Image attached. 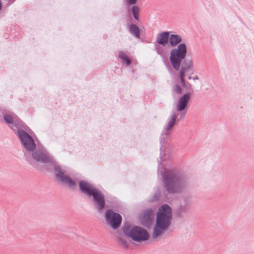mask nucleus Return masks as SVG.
I'll return each instance as SVG.
<instances>
[{"label":"nucleus","mask_w":254,"mask_h":254,"mask_svg":"<svg viewBox=\"0 0 254 254\" xmlns=\"http://www.w3.org/2000/svg\"><path fill=\"white\" fill-rule=\"evenodd\" d=\"M172 220V211L167 205L161 206L157 213L156 224L153 229L152 237L156 238L169 227Z\"/></svg>","instance_id":"1"},{"label":"nucleus","mask_w":254,"mask_h":254,"mask_svg":"<svg viewBox=\"0 0 254 254\" xmlns=\"http://www.w3.org/2000/svg\"><path fill=\"white\" fill-rule=\"evenodd\" d=\"M125 234L137 242H142L149 239L148 232L142 228L131 225H126L124 228Z\"/></svg>","instance_id":"2"},{"label":"nucleus","mask_w":254,"mask_h":254,"mask_svg":"<svg viewBox=\"0 0 254 254\" xmlns=\"http://www.w3.org/2000/svg\"><path fill=\"white\" fill-rule=\"evenodd\" d=\"M187 54V47L185 44H180L177 48L170 52V62L173 67L179 70L182 62L185 58Z\"/></svg>","instance_id":"3"},{"label":"nucleus","mask_w":254,"mask_h":254,"mask_svg":"<svg viewBox=\"0 0 254 254\" xmlns=\"http://www.w3.org/2000/svg\"><path fill=\"white\" fill-rule=\"evenodd\" d=\"M55 170L56 171V176L58 180L71 189L75 188L76 185V182L65 174L64 171L60 167L56 166Z\"/></svg>","instance_id":"4"},{"label":"nucleus","mask_w":254,"mask_h":254,"mask_svg":"<svg viewBox=\"0 0 254 254\" xmlns=\"http://www.w3.org/2000/svg\"><path fill=\"white\" fill-rule=\"evenodd\" d=\"M105 218L107 223L113 229L118 228L122 222L121 216L111 210H108L106 212Z\"/></svg>","instance_id":"5"},{"label":"nucleus","mask_w":254,"mask_h":254,"mask_svg":"<svg viewBox=\"0 0 254 254\" xmlns=\"http://www.w3.org/2000/svg\"><path fill=\"white\" fill-rule=\"evenodd\" d=\"M18 136L25 148L28 151L33 150L35 147V144L32 138L23 130L18 131Z\"/></svg>","instance_id":"6"},{"label":"nucleus","mask_w":254,"mask_h":254,"mask_svg":"<svg viewBox=\"0 0 254 254\" xmlns=\"http://www.w3.org/2000/svg\"><path fill=\"white\" fill-rule=\"evenodd\" d=\"M18 136L25 148L28 151L33 150L35 147V144L32 138L23 130L18 131Z\"/></svg>","instance_id":"7"},{"label":"nucleus","mask_w":254,"mask_h":254,"mask_svg":"<svg viewBox=\"0 0 254 254\" xmlns=\"http://www.w3.org/2000/svg\"><path fill=\"white\" fill-rule=\"evenodd\" d=\"M166 187L168 191L170 192L179 191L182 186H184V183L175 178H171L168 181H166Z\"/></svg>","instance_id":"8"},{"label":"nucleus","mask_w":254,"mask_h":254,"mask_svg":"<svg viewBox=\"0 0 254 254\" xmlns=\"http://www.w3.org/2000/svg\"><path fill=\"white\" fill-rule=\"evenodd\" d=\"M93 199L97 205V208L99 211L102 210L105 207V200L103 194L96 189L92 194Z\"/></svg>","instance_id":"9"},{"label":"nucleus","mask_w":254,"mask_h":254,"mask_svg":"<svg viewBox=\"0 0 254 254\" xmlns=\"http://www.w3.org/2000/svg\"><path fill=\"white\" fill-rule=\"evenodd\" d=\"M154 214L151 210L144 211L139 216L141 223L145 227H149L153 219Z\"/></svg>","instance_id":"10"},{"label":"nucleus","mask_w":254,"mask_h":254,"mask_svg":"<svg viewBox=\"0 0 254 254\" xmlns=\"http://www.w3.org/2000/svg\"><path fill=\"white\" fill-rule=\"evenodd\" d=\"M190 99L191 95L190 93L184 94L178 101V103L176 106L177 110L181 112L185 110L187 107Z\"/></svg>","instance_id":"11"},{"label":"nucleus","mask_w":254,"mask_h":254,"mask_svg":"<svg viewBox=\"0 0 254 254\" xmlns=\"http://www.w3.org/2000/svg\"><path fill=\"white\" fill-rule=\"evenodd\" d=\"M79 185L80 190L89 196H91V194L96 190L91 184L85 181H80Z\"/></svg>","instance_id":"12"},{"label":"nucleus","mask_w":254,"mask_h":254,"mask_svg":"<svg viewBox=\"0 0 254 254\" xmlns=\"http://www.w3.org/2000/svg\"><path fill=\"white\" fill-rule=\"evenodd\" d=\"M189 66H182L179 72V76L180 79L181 85L183 86V87L190 89L191 87V85L189 83H188L187 85L185 80V77L186 76V74L187 72L189 71Z\"/></svg>","instance_id":"13"},{"label":"nucleus","mask_w":254,"mask_h":254,"mask_svg":"<svg viewBox=\"0 0 254 254\" xmlns=\"http://www.w3.org/2000/svg\"><path fill=\"white\" fill-rule=\"evenodd\" d=\"M32 157L34 160L42 162H49L51 161L48 156L39 151L33 152Z\"/></svg>","instance_id":"14"},{"label":"nucleus","mask_w":254,"mask_h":254,"mask_svg":"<svg viewBox=\"0 0 254 254\" xmlns=\"http://www.w3.org/2000/svg\"><path fill=\"white\" fill-rule=\"evenodd\" d=\"M169 37V32H162L158 35L157 42L163 46H165L168 43Z\"/></svg>","instance_id":"15"},{"label":"nucleus","mask_w":254,"mask_h":254,"mask_svg":"<svg viewBox=\"0 0 254 254\" xmlns=\"http://www.w3.org/2000/svg\"><path fill=\"white\" fill-rule=\"evenodd\" d=\"M182 41V38L178 35H171L169 37V43L172 47L176 46Z\"/></svg>","instance_id":"16"},{"label":"nucleus","mask_w":254,"mask_h":254,"mask_svg":"<svg viewBox=\"0 0 254 254\" xmlns=\"http://www.w3.org/2000/svg\"><path fill=\"white\" fill-rule=\"evenodd\" d=\"M177 119V116L175 114H173L168 121L167 124L166 126L165 129L167 131H168L169 130H170L174 125L175 124L176 121Z\"/></svg>","instance_id":"17"},{"label":"nucleus","mask_w":254,"mask_h":254,"mask_svg":"<svg viewBox=\"0 0 254 254\" xmlns=\"http://www.w3.org/2000/svg\"><path fill=\"white\" fill-rule=\"evenodd\" d=\"M129 31L137 38L139 37L140 31L138 27L134 24H131L129 26Z\"/></svg>","instance_id":"18"},{"label":"nucleus","mask_w":254,"mask_h":254,"mask_svg":"<svg viewBox=\"0 0 254 254\" xmlns=\"http://www.w3.org/2000/svg\"><path fill=\"white\" fill-rule=\"evenodd\" d=\"M119 57L123 60V62L127 65H128L130 64V61L128 59L127 55L124 52H121L119 53Z\"/></svg>","instance_id":"19"},{"label":"nucleus","mask_w":254,"mask_h":254,"mask_svg":"<svg viewBox=\"0 0 254 254\" xmlns=\"http://www.w3.org/2000/svg\"><path fill=\"white\" fill-rule=\"evenodd\" d=\"M139 8L137 6H133L132 8V12L134 18L136 20L138 19V12Z\"/></svg>","instance_id":"20"},{"label":"nucleus","mask_w":254,"mask_h":254,"mask_svg":"<svg viewBox=\"0 0 254 254\" xmlns=\"http://www.w3.org/2000/svg\"><path fill=\"white\" fill-rule=\"evenodd\" d=\"M4 120L7 124H12L14 123V120L13 118L9 115H5L4 116Z\"/></svg>","instance_id":"21"},{"label":"nucleus","mask_w":254,"mask_h":254,"mask_svg":"<svg viewBox=\"0 0 254 254\" xmlns=\"http://www.w3.org/2000/svg\"><path fill=\"white\" fill-rule=\"evenodd\" d=\"M174 90L178 94H180L182 92V89L181 86L178 84H176L174 87Z\"/></svg>","instance_id":"22"},{"label":"nucleus","mask_w":254,"mask_h":254,"mask_svg":"<svg viewBox=\"0 0 254 254\" xmlns=\"http://www.w3.org/2000/svg\"><path fill=\"white\" fill-rule=\"evenodd\" d=\"M127 3L132 5L137 2V0H126Z\"/></svg>","instance_id":"23"}]
</instances>
